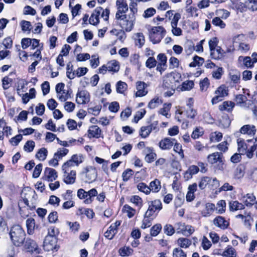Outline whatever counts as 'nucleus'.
<instances>
[{
	"instance_id": "obj_51",
	"label": "nucleus",
	"mask_w": 257,
	"mask_h": 257,
	"mask_svg": "<svg viewBox=\"0 0 257 257\" xmlns=\"http://www.w3.org/2000/svg\"><path fill=\"white\" fill-rule=\"evenodd\" d=\"M171 104L170 103L167 104L165 103L164 104L163 108H161L159 110V113L166 117H169L170 116V114L168 113V111L170 110L171 108Z\"/></svg>"
},
{
	"instance_id": "obj_39",
	"label": "nucleus",
	"mask_w": 257,
	"mask_h": 257,
	"mask_svg": "<svg viewBox=\"0 0 257 257\" xmlns=\"http://www.w3.org/2000/svg\"><path fill=\"white\" fill-rule=\"evenodd\" d=\"M122 211L127 213V215L129 218H132L134 216L136 213V210L127 204L123 206Z\"/></svg>"
},
{
	"instance_id": "obj_6",
	"label": "nucleus",
	"mask_w": 257,
	"mask_h": 257,
	"mask_svg": "<svg viewBox=\"0 0 257 257\" xmlns=\"http://www.w3.org/2000/svg\"><path fill=\"white\" fill-rule=\"evenodd\" d=\"M215 96L212 98L211 102L213 104H216L217 103L223 100V98L228 95V88L224 85H222L215 91Z\"/></svg>"
},
{
	"instance_id": "obj_43",
	"label": "nucleus",
	"mask_w": 257,
	"mask_h": 257,
	"mask_svg": "<svg viewBox=\"0 0 257 257\" xmlns=\"http://www.w3.org/2000/svg\"><path fill=\"white\" fill-rule=\"evenodd\" d=\"M87 193L89 197L84 200V202L86 204H90L92 202V197L97 195V191L95 188H93L88 191Z\"/></svg>"
},
{
	"instance_id": "obj_47",
	"label": "nucleus",
	"mask_w": 257,
	"mask_h": 257,
	"mask_svg": "<svg viewBox=\"0 0 257 257\" xmlns=\"http://www.w3.org/2000/svg\"><path fill=\"white\" fill-rule=\"evenodd\" d=\"M130 201L138 206L140 208L142 206L143 200L142 198L138 195H134L131 197Z\"/></svg>"
},
{
	"instance_id": "obj_44",
	"label": "nucleus",
	"mask_w": 257,
	"mask_h": 257,
	"mask_svg": "<svg viewBox=\"0 0 257 257\" xmlns=\"http://www.w3.org/2000/svg\"><path fill=\"white\" fill-rule=\"evenodd\" d=\"M127 88V84L121 81H118L116 85V90L117 93H123Z\"/></svg>"
},
{
	"instance_id": "obj_27",
	"label": "nucleus",
	"mask_w": 257,
	"mask_h": 257,
	"mask_svg": "<svg viewBox=\"0 0 257 257\" xmlns=\"http://www.w3.org/2000/svg\"><path fill=\"white\" fill-rule=\"evenodd\" d=\"M199 171L198 166L196 165L190 166L188 170L184 173V178L186 180L191 179L193 175L196 174Z\"/></svg>"
},
{
	"instance_id": "obj_13",
	"label": "nucleus",
	"mask_w": 257,
	"mask_h": 257,
	"mask_svg": "<svg viewBox=\"0 0 257 257\" xmlns=\"http://www.w3.org/2000/svg\"><path fill=\"white\" fill-rule=\"evenodd\" d=\"M57 173L54 169L46 168L44 171V179L48 182H52L57 178Z\"/></svg>"
},
{
	"instance_id": "obj_55",
	"label": "nucleus",
	"mask_w": 257,
	"mask_h": 257,
	"mask_svg": "<svg viewBox=\"0 0 257 257\" xmlns=\"http://www.w3.org/2000/svg\"><path fill=\"white\" fill-rule=\"evenodd\" d=\"M247 97L243 94H238L235 96L234 100L236 102L237 105H241L246 101Z\"/></svg>"
},
{
	"instance_id": "obj_40",
	"label": "nucleus",
	"mask_w": 257,
	"mask_h": 257,
	"mask_svg": "<svg viewBox=\"0 0 257 257\" xmlns=\"http://www.w3.org/2000/svg\"><path fill=\"white\" fill-rule=\"evenodd\" d=\"M204 62V59L202 57L196 56L193 58V61L190 63L189 66L191 67H194L196 66H199L202 65Z\"/></svg>"
},
{
	"instance_id": "obj_37",
	"label": "nucleus",
	"mask_w": 257,
	"mask_h": 257,
	"mask_svg": "<svg viewBox=\"0 0 257 257\" xmlns=\"http://www.w3.org/2000/svg\"><path fill=\"white\" fill-rule=\"evenodd\" d=\"M162 101L159 97H156L152 99L149 103L148 106L150 109H154L159 106L162 103Z\"/></svg>"
},
{
	"instance_id": "obj_64",
	"label": "nucleus",
	"mask_w": 257,
	"mask_h": 257,
	"mask_svg": "<svg viewBox=\"0 0 257 257\" xmlns=\"http://www.w3.org/2000/svg\"><path fill=\"white\" fill-rule=\"evenodd\" d=\"M212 24L222 29L225 28V24L219 17H215L212 20Z\"/></svg>"
},
{
	"instance_id": "obj_28",
	"label": "nucleus",
	"mask_w": 257,
	"mask_h": 257,
	"mask_svg": "<svg viewBox=\"0 0 257 257\" xmlns=\"http://www.w3.org/2000/svg\"><path fill=\"white\" fill-rule=\"evenodd\" d=\"M244 173V166L242 165H239L237 166L233 172V178L234 179H240L243 178Z\"/></svg>"
},
{
	"instance_id": "obj_17",
	"label": "nucleus",
	"mask_w": 257,
	"mask_h": 257,
	"mask_svg": "<svg viewBox=\"0 0 257 257\" xmlns=\"http://www.w3.org/2000/svg\"><path fill=\"white\" fill-rule=\"evenodd\" d=\"M89 100V94L85 90L78 92L76 95V101L78 104H85Z\"/></svg>"
},
{
	"instance_id": "obj_33",
	"label": "nucleus",
	"mask_w": 257,
	"mask_h": 257,
	"mask_svg": "<svg viewBox=\"0 0 257 257\" xmlns=\"http://www.w3.org/2000/svg\"><path fill=\"white\" fill-rule=\"evenodd\" d=\"M211 181L212 178L209 177L204 176L201 178L198 183L199 188L201 190L205 189Z\"/></svg>"
},
{
	"instance_id": "obj_26",
	"label": "nucleus",
	"mask_w": 257,
	"mask_h": 257,
	"mask_svg": "<svg viewBox=\"0 0 257 257\" xmlns=\"http://www.w3.org/2000/svg\"><path fill=\"white\" fill-rule=\"evenodd\" d=\"M144 151L147 153L145 157V161L149 163L153 162L157 157L156 154L153 152V148L147 147L145 148Z\"/></svg>"
},
{
	"instance_id": "obj_11",
	"label": "nucleus",
	"mask_w": 257,
	"mask_h": 257,
	"mask_svg": "<svg viewBox=\"0 0 257 257\" xmlns=\"http://www.w3.org/2000/svg\"><path fill=\"white\" fill-rule=\"evenodd\" d=\"M256 132L255 126L253 124H245L243 125L239 130V132L234 133V135L237 137L240 133L243 135H246L250 137H253Z\"/></svg>"
},
{
	"instance_id": "obj_16",
	"label": "nucleus",
	"mask_w": 257,
	"mask_h": 257,
	"mask_svg": "<svg viewBox=\"0 0 257 257\" xmlns=\"http://www.w3.org/2000/svg\"><path fill=\"white\" fill-rule=\"evenodd\" d=\"M213 224L222 229H226L229 225V222L221 216H217L214 219Z\"/></svg>"
},
{
	"instance_id": "obj_23",
	"label": "nucleus",
	"mask_w": 257,
	"mask_h": 257,
	"mask_svg": "<svg viewBox=\"0 0 257 257\" xmlns=\"http://www.w3.org/2000/svg\"><path fill=\"white\" fill-rule=\"evenodd\" d=\"M237 143L238 152L240 154H246L247 156V152L249 151V149H247V146L245 143L244 140L239 138L237 140Z\"/></svg>"
},
{
	"instance_id": "obj_54",
	"label": "nucleus",
	"mask_w": 257,
	"mask_h": 257,
	"mask_svg": "<svg viewBox=\"0 0 257 257\" xmlns=\"http://www.w3.org/2000/svg\"><path fill=\"white\" fill-rule=\"evenodd\" d=\"M138 190L146 194H149L150 193V189L149 186H147L144 183H140L137 185Z\"/></svg>"
},
{
	"instance_id": "obj_32",
	"label": "nucleus",
	"mask_w": 257,
	"mask_h": 257,
	"mask_svg": "<svg viewBox=\"0 0 257 257\" xmlns=\"http://www.w3.org/2000/svg\"><path fill=\"white\" fill-rule=\"evenodd\" d=\"M150 191H152L153 192H158L161 189V183L158 179H155L152 181L149 186Z\"/></svg>"
},
{
	"instance_id": "obj_22",
	"label": "nucleus",
	"mask_w": 257,
	"mask_h": 257,
	"mask_svg": "<svg viewBox=\"0 0 257 257\" xmlns=\"http://www.w3.org/2000/svg\"><path fill=\"white\" fill-rule=\"evenodd\" d=\"M212 59L219 60L224 57V51L219 46L210 51Z\"/></svg>"
},
{
	"instance_id": "obj_58",
	"label": "nucleus",
	"mask_w": 257,
	"mask_h": 257,
	"mask_svg": "<svg viewBox=\"0 0 257 257\" xmlns=\"http://www.w3.org/2000/svg\"><path fill=\"white\" fill-rule=\"evenodd\" d=\"M173 257H187V255L181 248H175L173 251Z\"/></svg>"
},
{
	"instance_id": "obj_12",
	"label": "nucleus",
	"mask_w": 257,
	"mask_h": 257,
	"mask_svg": "<svg viewBox=\"0 0 257 257\" xmlns=\"http://www.w3.org/2000/svg\"><path fill=\"white\" fill-rule=\"evenodd\" d=\"M116 6L117 7V12L115 14V18L120 16L126 15L125 13L127 12L128 7L124 0H117Z\"/></svg>"
},
{
	"instance_id": "obj_30",
	"label": "nucleus",
	"mask_w": 257,
	"mask_h": 257,
	"mask_svg": "<svg viewBox=\"0 0 257 257\" xmlns=\"http://www.w3.org/2000/svg\"><path fill=\"white\" fill-rule=\"evenodd\" d=\"M89 135L91 136L90 137H93L96 138H99L100 137L101 130L97 125H92L90 127L88 130Z\"/></svg>"
},
{
	"instance_id": "obj_45",
	"label": "nucleus",
	"mask_w": 257,
	"mask_h": 257,
	"mask_svg": "<svg viewBox=\"0 0 257 257\" xmlns=\"http://www.w3.org/2000/svg\"><path fill=\"white\" fill-rule=\"evenodd\" d=\"M153 219L154 218L151 217H146V214H145L141 227L142 228L145 229L151 226V225H152V221L153 220Z\"/></svg>"
},
{
	"instance_id": "obj_53",
	"label": "nucleus",
	"mask_w": 257,
	"mask_h": 257,
	"mask_svg": "<svg viewBox=\"0 0 257 257\" xmlns=\"http://www.w3.org/2000/svg\"><path fill=\"white\" fill-rule=\"evenodd\" d=\"M68 152L69 150L67 149L61 148L58 150L57 152L54 154V155L60 160L66 155Z\"/></svg>"
},
{
	"instance_id": "obj_10",
	"label": "nucleus",
	"mask_w": 257,
	"mask_h": 257,
	"mask_svg": "<svg viewBox=\"0 0 257 257\" xmlns=\"http://www.w3.org/2000/svg\"><path fill=\"white\" fill-rule=\"evenodd\" d=\"M192 99L189 98V103H187L186 107L184 108V110H178V113L180 114L184 115L188 118H194L197 114L196 111L193 109L192 104L191 103Z\"/></svg>"
},
{
	"instance_id": "obj_61",
	"label": "nucleus",
	"mask_w": 257,
	"mask_h": 257,
	"mask_svg": "<svg viewBox=\"0 0 257 257\" xmlns=\"http://www.w3.org/2000/svg\"><path fill=\"white\" fill-rule=\"evenodd\" d=\"M218 40L216 37H213L211 38L208 42L210 51L217 47H218Z\"/></svg>"
},
{
	"instance_id": "obj_42",
	"label": "nucleus",
	"mask_w": 257,
	"mask_h": 257,
	"mask_svg": "<svg viewBox=\"0 0 257 257\" xmlns=\"http://www.w3.org/2000/svg\"><path fill=\"white\" fill-rule=\"evenodd\" d=\"M140 56L137 54H134L130 56V61L131 63L138 68H140L141 67V64L139 62Z\"/></svg>"
},
{
	"instance_id": "obj_35",
	"label": "nucleus",
	"mask_w": 257,
	"mask_h": 257,
	"mask_svg": "<svg viewBox=\"0 0 257 257\" xmlns=\"http://www.w3.org/2000/svg\"><path fill=\"white\" fill-rule=\"evenodd\" d=\"M47 150L45 148H42L36 154V157L40 161H44L47 157Z\"/></svg>"
},
{
	"instance_id": "obj_46",
	"label": "nucleus",
	"mask_w": 257,
	"mask_h": 257,
	"mask_svg": "<svg viewBox=\"0 0 257 257\" xmlns=\"http://www.w3.org/2000/svg\"><path fill=\"white\" fill-rule=\"evenodd\" d=\"M35 146V143L33 141H28L24 146L25 151L30 153L33 151Z\"/></svg>"
},
{
	"instance_id": "obj_8",
	"label": "nucleus",
	"mask_w": 257,
	"mask_h": 257,
	"mask_svg": "<svg viewBox=\"0 0 257 257\" xmlns=\"http://www.w3.org/2000/svg\"><path fill=\"white\" fill-rule=\"evenodd\" d=\"M177 233H182L185 236H190L195 231L194 227L191 225H186L185 223L178 222L175 224Z\"/></svg>"
},
{
	"instance_id": "obj_38",
	"label": "nucleus",
	"mask_w": 257,
	"mask_h": 257,
	"mask_svg": "<svg viewBox=\"0 0 257 257\" xmlns=\"http://www.w3.org/2000/svg\"><path fill=\"white\" fill-rule=\"evenodd\" d=\"M222 255L224 257H236V250L231 246L228 247L223 251Z\"/></svg>"
},
{
	"instance_id": "obj_9",
	"label": "nucleus",
	"mask_w": 257,
	"mask_h": 257,
	"mask_svg": "<svg viewBox=\"0 0 257 257\" xmlns=\"http://www.w3.org/2000/svg\"><path fill=\"white\" fill-rule=\"evenodd\" d=\"M23 245L24 249L28 252L39 253V248L37 243L30 238H25Z\"/></svg>"
},
{
	"instance_id": "obj_24",
	"label": "nucleus",
	"mask_w": 257,
	"mask_h": 257,
	"mask_svg": "<svg viewBox=\"0 0 257 257\" xmlns=\"http://www.w3.org/2000/svg\"><path fill=\"white\" fill-rule=\"evenodd\" d=\"M101 11V7H97L94 12L92 14L89 18V23L93 25H96L99 23V16L100 12Z\"/></svg>"
},
{
	"instance_id": "obj_49",
	"label": "nucleus",
	"mask_w": 257,
	"mask_h": 257,
	"mask_svg": "<svg viewBox=\"0 0 257 257\" xmlns=\"http://www.w3.org/2000/svg\"><path fill=\"white\" fill-rule=\"evenodd\" d=\"M226 203L224 200H221L217 203L216 210L219 214H222L225 210Z\"/></svg>"
},
{
	"instance_id": "obj_3",
	"label": "nucleus",
	"mask_w": 257,
	"mask_h": 257,
	"mask_svg": "<svg viewBox=\"0 0 257 257\" xmlns=\"http://www.w3.org/2000/svg\"><path fill=\"white\" fill-rule=\"evenodd\" d=\"M166 34L165 29L162 26L154 27L149 31L150 40L153 44L159 43Z\"/></svg>"
},
{
	"instance_id": "obj_63",
	"label": "nucleus",
	"mask_w": 257,
	"mask_h": 257,
	"mask_svg": "<svg viewBox=\"0 0 257 257\" xmlns=\"http://www.w3.org/2000/svg\"><path fill=\"white\" fill-rule=\"evenodd\" d=\"M157 65V61L153 57H150L146 62L147 67L151 69L155 67Z\"/></svg>"
},
{
	"instance_id": "obj_1",
	"label": "nucleus",
	"mask_w": 257,
	"mask_h": 257,
	"mask_svg": "<svg viewBox=\"0 0 257 257\" xmlns=\"http://www.w3.org/2000/svg\"><path fill=\"white\" fill-rule=\"evenodd\" d=\"M9 234L11 240L15 246L19 247L23 245L25 239L26 233L20 225H14Z\"/></svg>"
},
{
	"instance_id": "obj_14",
	"label": "nucleus",
	"mask_w": 257,
	"mask_h": 257,
	"mask_svg": "<svg viewBox=\"0 0 257 257\" xmlns=\"http://www.w3.org/2000/svg\"><path fill=\"white\" fill-rule=\"evenodd\" d=\"M208 162L211 164H214L217 162H223V155L221 153L215 152L207 156Z\"/></svg>"
},
{
	"instance_id": "obj_50",
	"label": "nucleus",
	"mask_w": 257,
	"mask_h": 257,
	"mask_svg": "<svg viewBox=\"0 0 257 257\" xmlns=\"http://www.w3.org/2000/svg\"><path fill=\"white\" fill-rule=\"evenodd\" d=\"M108 71L117 72L118 71L119 66L116 61L109 62L107 64Z\"/></svg>"
},
{
	"instance_id": "obj_60",
	"label": "nucleus",
	"mask_w": 257,
	"mask_h": 257,
	"mask_svg": "<svg viewBox=\"0 0 257 257\" xmlns=\"http://www.w3.org/2000/svg\"><path fill=\"white\" fill-rule=\"evenodd\" d=\"M175 227H174L171 224H166L164 227V233L167 235L171 236L173 235L175 232Z\"/></svg>"
},
{
	"instance_id": "obj_7",
	"label": "nucleus",
	"mask_w": 257,
	"mask_h": 257,
	"mask_svg": "<svg viewBox=\"0 0 257 257\" xmlns=\"http://www.w3.org/2000/svg\"><path fill=\"white\" fill-rule=\"evenodd\" d=\"M57 237L47 235L44 241V249L47 251H52L54 250H57L58 246H57Z\"/></svg>"
},
{
	"instance_id": "obj_62",
	"label": "nucleus",
	"mask_w": 257,
	"mask_h": 257,
	"mask_svg": "<svg viewBox=\"0 0 257 257\" xmlns=\"http://www.w3.org/2000/svg\"><path fill=\"white\" fill-rule=\"evenodd\" d=\"M194 82L193 81H186L183 83L182 85V90H189L194 86Z\"/></svg>"
},
{
	"instance_id": "obj_18",
	"label": "nucleus",
	"mask_w": 257,
	"mask_h": 257,
	"mask_svg": "<svg viewBox=\"0 0 257 257\" xmlns=\"http://www.w3.org/2000/svg\"><path fill=\"white\" fill-rule=\"evenodd\" d=\"M147 85L144 82L139 81L137 83V92L136 95L137 97H142L146 95L148 93V91L146 89Z\"/></svg>"
},
{
	"instance_id": "obj_41",
	"label": "nucleus",
	"mask_w": 257,
	"mask_h": 257,
	"mask_svg": "<svg viewBox=\"0 0 257 257\" xmlns=\"http://www.w3.org/2000/svg\"><path fill=\"white\" fill-rule=\"evenodd\" d=\"M117 230L112 228L111 226L104 232V236L108 239H111L117 233Z\"/></svg>"
},
{
	"instance_id": "obj_36",
	"label": "nucleus",
	"mask_w": 257,
	"mask_h": 257,
	"mask_svg": "<svg viewBox=\"0 0 257 257\" xmlns=\"http://www.w3.org/2000/svg\"><path fill=\"white\" fill-rule=\"evenodd\" d=\"M178 244L182 248H187L191 244V240L187 238L181 237L177 240Z\"/></svg>"
},
{
	"instance_id": "obj_52",
	"label": "nucleus",
	"mask_w": 257,
	"mask_h": 257,
	"mask_svg": "<svg viewBox=\"0 0 257 257\" xmlns=\"http://www.w3.org/2000/svg\"><path fill=\"white\" fill-rule=\"evenodd\" d=\"M2 82L4 89L6 90L11 86L13 82V79L8 76H5L3 78Z\"/></svg>"
},
{
	"instance_id": "obj_21",
	"label": "nucleus",
	"mask_w": 257,
	"mask_h": 257,
	"mask_svg": "<svg viewBox=\"0 0 257 257\" xmlns=\"http://www.w3.org/2000/svg\"><path fill=\"white\" fill-rule=\"evenodd\" d=\"M67 171L64 173V178L63 180L65 183L67 184H73L76 179V172L75 171L71 170L70 173Z\"/></svg>"
},
{
	"instance_id": "obj_20",
	"label": "nucleus",
	"mask_w": 257,
	"mask_h": 257,
	"mask_svg": "<svg viewBox=\"0 0 257 257\" xmlns=\"http://www.w3.org/2000/svg\"><path fill=\"white\" fill-rule=\"evenodd\" d=\"M240 200L243 202L246 206H251L255 202V197L252 193H247L242 196Z\"/></svg>"
},
{
	"instance_id": "obj_57",
	"label": "nucleus",
	"mask_w": 257,
	"mask_h": 257,
	"mask_svg": "<svg viewBox=\"0 0 257 257\" xmlns=\"http://www.w3.org/2000/svg\"><path fill=\"white\" fill-rule=\"evenodd\" d=\"M151 131L150 130L148 126H144L141 127L140 131V135L143 138L148 137Z\"/></svg>"
},
{
	"instance_id": "obj_15",
	"label": "nucleus",
	"mask_w": 257,
	"mask_h": 257,
	"mask_svg": "<svg viewBox=\"0 0 257 257\" xmlns=\"http://www.w3.org/2000/svg\"><path fill=\"white\" fill-rule=\"evenodd\" d=\"M176 142L175 139L165 138L159 142V147L162 150H170Z\"/></svg>"
},
{
	"instance_id": "obj_29",
	"label": "nucleus",
	"mask_w": 257,
	"mask_h": 257,
	"mask_svg": "<svg viewBox=\"0 0 257 257\" xmlns=\"http://www.w3.org/2000/svg\"><path fill=\"white\" fill-rule=\"evenodd\" d=\"M26 226L27 233L30 235L33 234L36 227L35 219L31 217L28 218L26 220Z\"/></svg>"
},
{
	"instance_id": "obj_59",
	"label": "nucleus",
	"mask_w": 257,
	"mask_h": 257,
	"mask_svg": "<svg viewBox=\"0 0 257 257\" xmlns=\"http://www.w3.org/2000/svg\"><path fill=\"white\" fill-rule=\"evenodd\" d=\"M146 113V111L144 109L137 112L134 118V122L137 123L141 119H142Z\"/></svg>"
},
{
	"instance_id": "obj_56",
	"label": "nucleus",
	"mask_w": 257,
	"mask_h": 257,
	"mask_svg": "<svg viewBox=\"0 0 257 257\" xmlns=\"http://www.w3.org/2000/svg\"><path fill=\"white\" fill-rule=\"evenodd\" d=\"M162 229V226L160 224H157L154 225L151 228L150 230V233L152 236H157Z\"/></svg>"
},
{
	"instance_id": "obj_34",
	"label": "nucleus",
	"mask_w": 257,
	"mask_h": 257,
	"mask_svg": "<svg viewBox=\"0 0 257 257\" xmlns=\"http://www.w3.org/2000/svg\"><path fill=\"white\" fill-rule=\"evenodd\" d=\"M244 208V205L237 201H234L229 203V209L231 211L241 210Z\"/></svg>"
},
{
	"instance_id": "obj_31",
	"label": "nucleus",
	"mask_w": 257,
	"mask_h": 257,
	"mask_svg": "<svg viewBox=\"0 0 257 257\" xmlns=\"http://www.w3.org/2000/svg\"><path fill=\"white\" fill-rule=\"evenodd\" d=\"M145 42V37L142 33H138L135 35V44L139 48H142Z\"/></svg>"
},
{
	"instance_id": "obj_25",
	"label": "nucleus",
	"mask_w": 257,
	"mask_h": 257,
	"mask_svg": "<svg viewBox=\"0 0 257 257\" xmlns=\"http://www.w3.org/2000/svg\"><path fill=\"white\" fill-rule=\"evenodd\" d=\"M234 106V102L231 101H225L219 105L218 108L220 111H226L229 112L232 111Z\"/></svg>"
},
{
	"instance_id": "obj_2",
	"label": "nucleus",
	"mask_w": 257,
	"mask_h": 257,
	"mask_svg": "<svg viewBox=\"0 0 257 257\" xmlns=\"http://www.w3.org/2000/svg\"><path fill=\"white\" fill-rule=\"evenodd\" d=\"M115 19L119 26L126 32H130L133 30L136 20V16L130 14L120 16Z\"/></svg>"
},
{
	"instance_id": "obj_48",
	"label": "nucleus",
	"mask_w": 257,
	"mask_h": 257,
	"mask_svg": "<svg viewBox=\"0 0 257 257\" xmlns=\"http://www.w3.org/2000/svg\"><path fill=\"white\" fill-rule=\"evenodd\" d=\"M71 159L74 163L75 165L78 166L80 164L83 162L84 157L82 154H75L71 157Z\"/></svg>"
},
{
	"instance_id": "obj_5",
	"label": "nucleus",
	"mask_w": 257,
	"mask_h": 257,
	"mask_svg": "<svg viewBox=\"0 0 257 257\" xmlns=\"http://www.w3.org/2000/svg\"><path fill=\"white\" fill-rule=\"evenodd\" d=\"M81 174L85 177L84 181L86 183H92L97 178V171L95 168L92 166H87L83 168Z\"/></svg>"
},
{
	"instance_id": "obj_4",
	"label": "nucleus",
	"mask_w": 257,
	"mask_h": 257,
	"mask_svg": "<svg viewBox=\"0 0 257 257\" xmlns=\"http://www.w3.org/2000/svg\"><path fill=\"white\" fill-rule=\"evenodd\" d=\"M148 208L145 212L146 217L155 218L158 212L162 208V204L160 200H155L148 202Z\"/></svg>"
},
{
	"instance_id": "obj_19",
	"label": "nucleus",
	"mask_w": 257,
	"mask_h": 257,
	"mask_svg": "<svg viewBox=\"0 0 257 257\" xmlns=\"http://www.w3.org/2000/svg\"><path fill=\"white\" fill-rule=\"evenodd\" d=\"M246 142L253 144L249 149V151L247 152V157L250 159L252 158L254 155V152H255V156L257 157V137L253 138L252 139H248Z\"/></svg>"
}]
</instances>
